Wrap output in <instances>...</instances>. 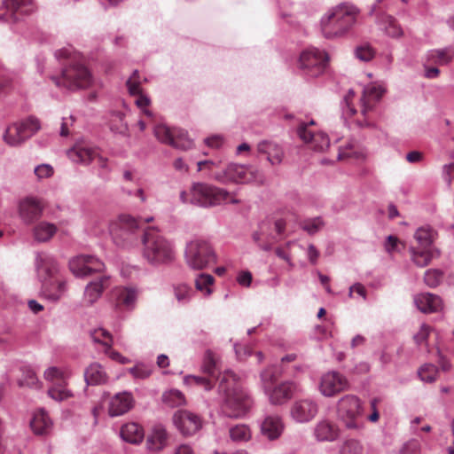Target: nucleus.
I'll return each mask as SVG.
<instances>
[{
    "instance_id": "44",
    "label": "nucleus",
    "mask_w": 454,
    "mask_h": 454,
    "mask_svg": "<svg viewBox=\"0 0 454 454\" xmlns=\"http://www.w3.org/2000/svg\"><path fill=\"white\" fill-rule=\"evenodd\" d=\"M214 280L213 276L209 274H200L195 280V287L198 291L203 293L205 296H209L212 294Z\"/></svg>"
},
{
    "instance_id": "47",
    "label": "nucleus",
    "mask_w": 454,
    "mask_h": 454,
    "mask_svg": "<svg viewBox=\"0 0 454 454\" xmlns=\"http://www.w3.org/2000/svg\"><path fill=\"white\" fill-rule=\"evenodd\" d=\"M202 371L211 377L215 375L217 371V359L211 350H207L205 352Z\"/></svg>"
},
{
    "instance_id": "62",
    "label": "nucleus",
    "mask_w": 454,
    "mask_h": 454,
    "mask_svg": "<svg viewBox=\"0 0 454 454\" xmlns=\"http://www.w3.org/2000/svg\"><path fill=\"white\" fill-rule=\"evenodd\" d=\"M363 447L358 441L348 440L345 442L343 447V452L345 454H361Z\"/></svg>"
},
{
    "instance_id": "16",
    "label": "nucleus",
    "mask_w": 454,
    "mask_h": 454,
    "mask_svg": "<svg viewBox=\"0 0 454 454\" xmlns=\"http://www.w3.org/2000/svg\"><path fill=\"white\" fill-rule=\"evenodd\" d=\"M43 208L42 200L26 197L19 203V215L25 223L31 224L42 216Z\"/></svg>"
},
{
    "instance_id": "48",
    "label": "nucleus",
    "mask_w": 454,
    "mask_h": 454,
    "mask_svg": "<svg viewBox=\"0 0 454 454\" xmlns=\"http://www.w3.org/2000/svg\"><path fill=\"white\" fill-rule=\"evenodd\" d=\"M418 374L422 381L432 383L437 378L438 370L434 364H426L419 368Z\"/></svg>"
},
{
    "instance_id": "21",
    "label": "nucleus",
    "mask_w": 454,
    "mask_h": 454,
    "mask_svg": "<svg viewBox=\"0 0 454 454\" xmlns=\"http://www.w3.org/2000/svg\"><path fill=\"white\" fill-rule=\"evenodd\" d=\"M109 286L110 277L107 275H102L89 282L84 289L83 301L88 305H92L101 297L103 292Z\"/></svg>"
},
{
    "instance_id": "13",
    "label": "nucleus",
    "mask_w": 454,
    "mask_h": 454,
    "mask_svg": "<svg viewBox=\"0 0 454 454\" xmlns=\"http://www.w3.org/2000/svg\"><path fill=\"white\" fill-rule=\"evenodd\" d=\"M384 92V87L378 83H371L364 88L363 95L360 98V112L364 118L374 109ZM356 125L364 128L371 127L372 123L364 119V121H356Z\"/></svg>"
},
{
    "instance_id": "43",
    "label": "nucleus",
    "mask_w": 454,
    "mask_h": 454,
    "mask_svg": "<svg viewBox=\"0 0 454 454\" xmlns=\"http://www.w3.org/2000/svg\"><path fill=\"white\" fill-rule=\"evenodd\" d=\"M162 401L165 404L172 408L185 404L184 394L177 389L166 391L162 395Z\"/></svg>"
},
{
    "instance_id": "33",
    "label": "nucleus",
    "mask_w": 454,
    "mask_h": 454,
    "mask_svg": "<svg viewBox=\"0 0 454 454\" xmlns=\"http://www.w3.org/2000/svg\"><path fill=\"white\" fill-rule=\"evenodd\" d=\"M84 379L88 384L98 385L107 381V375L99 364L93 363L85 370Z\"/></svg>"
},
{
    "instance_id": "52",
    "label": "nucleus",
    "mask_w": 454,
    "mask_h": 454,
    "mask_svg": "<svg viewBox=\"0 0 454 454\" xmlns=\"http://www.w3.org/2000/svg\"><path fill=\"white\" fill-rule=\"evenodd\" d=\"M325 225L321 217H315L304 220L301 223V228L309 234L313 235L319 231Z\"/></svg>"
},
{
    "instance_id": "5",
    "label": "nucleus",
    "mask_w": 454,
    "mask_h": 454,
    "mask_svg": "<svg viewBox=\"0 0 454 454\" xmlns=\"http://www.w3.org/2000/svg\"><path fill=\"white\" fill-rule=\"evenodd\" d=\"M225 201H229L232 204H238L239 202V200L234 199L226 190L208 184L195 183L191 188L190 203L192 204L202 207H209L220 205Z\"/></svg>"
},
{
    "instance_id": "42",
    "label": "nucleus",
    "mask_w": 454,
    "mask_h": 454,
    "mask_svg": "<svg viewBox=\"0 0 454 454\" xmlns=\"http://www.w3.org/2000/svg\"><path fill=\"white\" fill-rule=\"evenodd\" d=\"M90 337L95 343L102 345L103 350L109 349L113 346L112 334L104 328H98L90 333Z\"/></svg>"
},
{
    "instance_id": "63",
    "label": "nucleus",
    "mask_w": 454,
    "mask_h": 454,
    "mask_svg": "<svg viewBox=\"0 0 454 454\" xmlns=\"http://www.w3.org/2000/svg\"><path fill=\"white\" fill-rule=\"evenodd\" d=\"M356 56L362 61H369L373 58L374 51L368 45L361 46L356 50Z\"/></svg>"
},
{
    "instance_id": "35",
    "label": "nucleus",
    "mask_w": 454,
    "mask_h": 454,
    "mask_svg": "<svg viewBox=\"0 0 454 454\" xmlns=\"http://www.w3.org/2000/svg\"><path fill=\"white\" fill-rule=\"evenodd\" d=\"M57 231V227L48 222H41L33 229V235L38 242L49 241Z\"/></svg>"
},
{
    "instance_id": "36",
    "label": "nucleus",
    "mask_w": 454,
    "mask_h": 454,
    "mask_svg": "<svg viewBox=\"0 0 454 454\" xmlns=\"http://www.w3.org/2000/svg\"><path fill=\"white\" fill-rule=\"evenodd\" d=\"M380 27L387 35L392 37H399L403 35V29L396 22L395 19L387 14H382L379 19Z\"/></svg>"
},
{
    "instance_id": "64",
    "label": "nucleus",
    "mask_w": 454,
    "mask_h": 454,
    "mask_svg": "<svg viewBox=\"0 0 454 454\" xmlns=\"http://www.w3.org/2000/svg\"><path fill=\"white\" fill-rule=\"evenodd\" d=\"M235 353L239 360H244L252 355V348L247 345L236 344L234 346Z\"/></svg>"
},
{
    "instance_id": "46",
    "label": "nucleus",
    "mask_w": 454,
    "mask_h": 454,
    "mask_svg": "<svg viewBox=\"0 0 454 454\" xmlns=\"http://www.w3.org/2000/svg\"><path fill=\"white\" fill-rule=\"evenodd\" d=\"M193 294L192 288L186 284H178L174 286L175 297L182 304L188 303Z\"/></svg>"
},
{
    "instance_id": "7",
    "label": "nucleus",
    "mask_w": 454,
    "mask_h": 454,
    "mask_svg": "<svg viewBox=\"0 0 454 454\" xmlns=\"http://www.w3.org/2000/svg\"><path fill=\"white\" fill-rule=\"evenodd\" d=\"M51 79L57 87L67 90L85 89L93 82L91 73L81 63L66 67L60 76H51Z\"/></svg>"
},
{
    "instance_id": "4",
    "label": "nucleus",
    "mask_w": 454,
    "mask_h": 454,
    "mask_svg": "<svg viewBox=\"0 0 454 454\" xmlns=\"http://www.w3.org/2000/svg\"><path fill=\"white\" fill-rule=\"evenodd\" d=\"M114 242L123 248H132L141 242L143 231L139 222L129 215H121L110 224Z\"/></svg>"
},
{
    "instance_id": "39",
    "label": "nucleus",
    "mask_w": 454,
    "mask_h": 454,
    "mask_svg": "<svg viewBox=\"0 0 454 454\" xmlns=\"http://www.w3.org/2000/svg\"><path fill=\"white\" fill-rule=\"evenodd\" d=\"M20 370L22 376L18 382L20 387L41 388L42 383L39 381L35 371L31 367L22 366Z\"/></svg>"
},
{
    "instance_id": "53",
    "label": "nucleus",
    "mask_w": 454,
    "mask_h": 454,
    "mask_svg": "<svg viewBox=\"0 0 454 454\" xmlns=\"http://www.w3.org/2000/svg\"><path fill=\"white\" fill-rule=\"evenodd\" d=\"M354 96V90H349L341 103L342 114L346 117H351L356 113L355 107L351 106Z\"/></svg>"
},
{
    "instance_id": "20",
    "label": "nucleus",
    "mask_w": 454,
    "mask_h": 454,
    "mask_svg": "<svg viewBox=\"0 0 454 454\" xmlns=\"http://www.w3.org/2000/svg\"><path fill=\"white\" fill-rule=\"evenodd\" d=\"M317 404L309 399L296 401L291 408V417L298 423L310 421L317 413Z\"/></svg>"
},
{
    "instance_id": "59",
    "label": "nucleus",
    "mask_w": 454,
    "mask_h": 454,
    "mask_svg": "<svg viewBox=\"0 0 454 454\" xmlns=\"http://www.w3.org/2000/svg\"><path fill=\"white\" fill-rule=\"evenodd\" d=\"M3 4L7 10L16 13L20 12L21 13H27L28 10L24 9L25 0H4Z\"/></svg>"
},
{
    "instance_id": "11",
    "label": "nucleus",
    "mask_w": 454,
    "mask_h": 454,
    "mask_svg": "<svg viewBox=\"0 0 454 454\" xmlns=\"http://www.w3.org/2000/svg\"><path fill=\"white\" fill-rule=\"evenodd\" d=\"M153 133L160 143L174 148L187 151L193 146L192 140L188 137L187 132L184 129L159 124L154 127Z\"/></svg>"
},
{
    "instance_id": "12",
    "label": "nucleus",
    "mask_w": 454,
    "mask_h": 454,
    "mask_svg": "<svg viewBox=\"0 0 454 454\" xmlns=\"http://www.w3.org/2000/svg\"><path fill=\"white\" fill-rule=\"evenodd\" d=\"M39 129L38 120L29 117L21 122L8 127L4 135V139L8 145L16 146L32 137Z\"/></svg>"
},
{
    "instance_id": "14",
    "label": "nucleus",
    "mask_w": 454,
    "mask_h": 454,
    "mask_svg": "<svg viewBox=\"0 0 454 454\" xmlns=\"http://www.w3.org/2000/svg\"><path fill=\"white\" fill-rule=\"evenodd\" d=\"M68 266L76 278H85L94 272H101L105 269L103 262L90 254L74 256L69 260Z\"/></svg>"
},
{
    "instance_id": "37",
    "label": "nucleus",
    "mask_w": 454,
    "mask_h": 454,
    "mask_svg": "<svg viewBox=\"0 0 454 454\" xmlns=\"http://www.w3.org/2000/svg\"><path fill=\"white\" fill-rule=\"evenodd\" d=\"M454 57L452 49L431 50L427 52V60L437 65H446L451 61Z\"/></svg>"
},
{
    "instance_id": "49",
    "label": "nucleus",
    "mask_w": 454,
    "mask_h": 454,
    "mask_svg": "<svg viewBox=\"0 0 454 454\" xmlns=\"http://www.w3.org/2000/svg\"><path fill=\"white\" fill-rule=\"evenodd\" d=\"M442 278L443 272L438 269H429L424 275L425 284L431 288L438 286L442 283Z\"/></svg>"
},
{
    "instance_id": "2",
    "label": "nucleus",
    "mask_w": 454,
    "mask_h": 454,
    "mask_svg": "<svg viewBox=\"0 0 454 454\" xmlns=\"http://www.w3.org/2000/svg\"><path fill=\"white\" fill-rule=\"evenodd\" d=\"M358 9L349 4H340L330 10L321 18V29L328 39L346 35L356 23Z\"/></svg>"
},
{
    "instance_id": "18",
    "label": "nucleus",
    "mask_w": 454,
    "mask_h": 454,
    "mask_svg": "<svg viewBox=\"0 0 454 454\" xmlns=\"http://www.w3.org/2000/svg\"><path fill=\"white\" fill-rule=\"evenodd\" d=\"M35 266L42 282L54 277L59 271V264L55 258L44 252L36 253Z\"/></svg>"
},
{
    "instance_id": "55",
    "label": "nucleus",
    "mask_w": 454,
    "mask_h": 454,
    "mask_svg": "<svg viewBox=\"0 0 454 454\" xmlns=\"http://www.w3.org/2000/svg\"><path fill=\"white\" fill-rule=\"evenodd\" d=\"M34 173L37 180H43L51 177L54 175V168L51 164L43 163L35 168Z\"/></svg>"
},
{
    "instance_id": "15",
    "label": "nucleus",
    "mask_w": 454,
    "mask_h": 454,
    "mask_svg": "<svg viewBox=\"0 0 454 454\" xmlns=\"http://www.w3.org/2000/svg\"><path fill=\"white\" fill-rule=\"evenodd\" d=\"M173 422L184 435H192L202 427L201 418L192 411L178 410L173 415Z\"/></svg>"
},
{
    "instance_id": "29",
    "label": "nucleus",
    "mask_w": 454,
    "mask_h": 454,
    "mask_svg": "<svg viewBox=\"0 0 454 454\" xmlns=\"http://www.w3.org/2000/svg\"><path fill=\"white\" fill-rule=\"evenodd\" d=\"M338 434L337 427L326 419L319 421L314 428V435L318 442H333Z\"/></svg>"
},
{
    "instance_id": "60",
    "label": "nucleus",
    "mask_w": 454,
    "mask_h": 454,
    "mask_svg": "<svg viewBox=\"0 0 454 454\" xmlns=\"http://www.w3.org/2000/svg\"><path fill=\"white\" fill-rule=\"evenodd\" d=\"M137 96V98H136L135 103L137 106V107L141 109L142 113L145 115H146L148 117H152L153 116V113H152V111H150L147 108V106L151 103L150 98L147 96H145V95H144L142 93H140V94H138Z\"/></svg>"
},
{
    "instance_id": "58",
    "label": "nucleus",
    "mask_w": 454,
    "mask_h": 454,
    "mask_svg": "<svg viewBox=\"0 0 454 454\" xmlns=\"http://www.w3.org/2000/svg\"><path fill=\"white\" fill-rule=\"evenodd\" d=\"M138 78H139L138 71L135 70L133 72L132 75L129 77V79L126 82L129 92L133 96H137L141 93L140 82H139Z\"/></svg>"
},
{
    "instance_id": "6",
    "label": "nucleus",
    "mask_w": 454,
    "mask_h": 454,
    "mask_svg": "<svg viewBox=\"0 0 454 454\" xmlns=\"http://www.w3.org/2000/svg\"><path fill=\"white\" fill-rule=\"evenodd\" d=\"M215 179L223 184L232 182L262 185L265 176L262 171L251 165L231 163L224 170L215 173Z\"/></svg>"
},
{
    "instance_id": "3",
    "label": "nucleus",
    "mask_w": 454,
    "mask_h": 454,
    "mask_svg": "<svg viewBox=\"0 0 454 454\" xmlns=\"http://www.w3.org/2000/svg\"><path fill=\"white\" fill-rule=\"evenodd\" d=\"M142 255L152 265H161L171 262L175 259L172 243L160 233L156 227L143 230Z\"/></svg>"
},
{
    "instance_id": "57",
    "label": "nucleus",
    "mask_w": 454,
    "mask_h": 454,
    "mask_svg": "<svg viewBox=\"0 0 454 454\" xmlns=\"http://www.w3.org/2000/svg\"><path fill=\"white\" fill-rule=\"evenodd\" d=\"M129 373L138 380L148 378L152 374V369L145 364H137L136 366L129 369Z\"/></svg>"
},
{
    "instance_id": "9",
    "label": "nucleus",
    "mask_w": 454,
    "mask_h": 454,
    "mask_svg": "<svg viewBox=\"0 0 454 454\" xmlns=\"http://www.w3.org/2000/svg\"><path fill=\"white\" fill-rule=\"evenodd\" d=\"M362 402L357 396L354 395H346L338 401L337 416L347 428H362Z\"/></svg>"
},
{
    "instance_id": "27",
    "label": "nucleus",
    "mask_w": 454,
    "mask_h": 454,
    "mask_svg": "<svg viewBox=\"0 0 454 454\" xmlns=\"http://www.w3.org/2000/svg\"><path fill=\"white\" fill-rule=\"evenodd\" d=\"M52 421L44 409H38L33 413L30 428L36 435H46L52 428Z\"/></svg>"
},
{
    "instance_id": "8",
    "label": "nucleus",
    "mask_w": 454,
    "mask_h": 454,
    "mask_svg": "<svg viewBox=\"0 0 454 454\" xmlns=\"http://www.w3.org/2000/svg\"><path fill=\"white\" fill-rule=\"evenodd\" d=\"M184 257L188 266L193 270H203L216 261L212 246L202 239L189 242L185 248Z\"/></svg>"
},
{
    "instance_id": "30",
    "label": "nucleus",
    "mask_w": 454,
    "mask_h": 454,
    "mask_svg": "<svg viewBox=\"0 0 454 454\" xmlns=\"http://www.w3.org/2000/svg\"><path fill=\"white\" fill-rule=\"evenodd\" d=\"M168 441V434L166 429L160 426H155L153 428L151 434L148 436L146 441L147 448L153 451H159L162 450Z\"/></svg>"
},
{
    "instance_id": "51",
    "label": "nucleus",
    "mask_w": 454,
    "mask_h": 454,
    "mask_svg": "<svg viewBox=\"0 0 454 454\" xmlns=\"http://www.w3.org/2000/svg\"><path fill=\"white\" fill-rule=\"evenodd\" d=\"M184 383L191 386H200L206 391L211 390L214 384L207 377L188 375L184 377Z\"/></svg>"
},
{
    "instance_id": "31",
    "label": "nucleus",
    "mask_w": 454,
    "mask_h": 454,
    "mask_svg": "<svg viewBox=\"0 0 454 454\" xmlns=\"http://www.w3.org/2000/svg\"><path fill=\"white\" fill-rule=\"evenodd\" d=\"M121 439L132 444H137L144 439V430L135 422L124 424L120 432Z\"/></svg>"
},
{
    "instance_id": "1",
    "label": "nucleus",
    "mask_w": 454,
    "mask_h": 454,
    "mask_svg": "<svg viewBox=\"0 0 454 454\" xmlns=\"http://www.w3.org/2000/svg\"><path fill=\"white\" fill-rule=\"evenodd\" d=\"M219 392L222 394L219 412L230 419H242L251 410L253 400L239 382V377L227 370L220 378Z\"/></svg>"
},
{
    "instance_id": "25",
    "label": "nucleus",
    "mask_w": 454,
    "mask_h": 454,
    "mask_svg": "<svg viewBox=\"0 0 454 454\" xmlns=\"http://www.w3.org/2000/svg\"><path fill=\"white\" fill-rule=\"evenodd\" d=\"M113 296L116 308L132 309L137 299V290L131 286H120L113 291Z\"/></svg>"
},
{
    "instance_id": "28",
    "label": "nucleus",
    "mask_w": 454,
    "mask_h": 454,
    "mask_svg": "<svg viewBox=\"0 0 454 454\" xmlns=\"http://www.w3.org/2000/svg\"><path fill=\"white\" fill-rule=\"evenodd\" d=\"M68 158L75 162L82 164H90L95 160L97 151L90 146L77 144L67 151Z\"/></svg>"
},
{
    "instance_id": "10",
    "label": "nucleus",
    "mask_w": 454,
    "mask_h": 454,
    "mask_svg": "<svg viewBox=\"0 0 454 454\" xmlns=\"http://www.w3.org/2000/svg\"><path fill=\"white\" fill-rule=\"evenodd\" d=\"M329 57L317 48H309L301 53L299 68L309 77H317L324 73Z\"/></svg>"
},
{
    "instance_id": "40",
    "label": "nucleus",
    "mask_w": 454,
    "mask_h": 454,
    "mask_svg": "<svg viewBox=\"0 0 454 454\" xmlns=\"http://www.w3.org/2000/svg\"><path fill=\"white\" fill-rule=\"evenodd\" d=\"M278 376V372L274 366H269L261 372V385L264 393L270 391V388L275 386Z\"/></svg>"
},
{
    "instance_id": "17",
    "label": "nucleus",
    "mask_w": 454,
    "mask_h": 454,
    "mask_svg": "<svg viewBox=\"0 0 454 454\" xmlns=\"http://www.w3.org/2000/svg\"><path fill=\"white\" fill-rule=\"evenodd\" d=\"M348 387L347 379L338 372L332 371L321 377L319 389L323 395L333 396Z\"/></svg>"
},
{
    "instance_id": "34",
    "label": "nucleus",
    "mask_w": 454,
    "mask_h": 454,
    "mask_svg": "<svg viewBox=\"0 0 454 454\" xmlns=\"http://www.w3.org/2000/svg\"><path fill=\"white\" fill-rule=\"evenodd\" d=\"M411 260L419 267H426L430 263L433 258L438 257L440 252L437 249L416 250L411 248Z\"/></svg>"
},
{
    "instance_id": "32",
    "label": "nucleus",
    "mask_w": 454,
    "mask_h": 454,
    "mask_svg": "<svg viewBox=\"0 0 454 454\" xmlns=\"http://www.w3.org/2000/svg\"><path fill=\"white\" fill-rule=\"evenodd\" d=\"M228 433L231 442L236 444L245 443L252 439V430L247 424L232 425L229 427Z\"/></svg>"
},
{
    "instance_id": "54",
    "label": "nucleus",
    "mask_w": 454,
    "mask_h": 454,
    "mask_svg": "<svg viewBox=\"0 0 454 454\" xmlns=\"http://www.w3.org/2000/svg\"><path fill=\"white\" fill-rule=\"evenodd\" d=\"M314 121H310L309 123H301L298 129L297 133L299 137L304 142V143H311L315 137V132L309 129V126L314 125Z\"/></svg>"
},
{
    "instance_id": "26",
    "label": "nucleus",
    "mask_w": 454,
    "mask_h": 454,
    "mask_svg": "<svg viewBox=\"0 0 454 454\" xmlns=\"http://www.w3.org/2000/svg\"><path fill=\"white\" fill-rule=\"evenodd\" d=\"M285 428L282 419L278 415H268L261 424V433L270 441L280 437Z\"/></svg>"
},
{
    "instance_id": "22",
    "label": "nucleus",
    "mask_w": 454,
    "mask_h": 454,
    "mask_svg": "<svg viewBox=\"0 0 454 454\" xmlns=\"http://www.w3.org/2000/svg\"><path fill=\"white\" fill-rule=\"evenodd\" d=\"M296 390L297 386L294 383L286 381L272 387L270 391L265 392V395L269 397L270 403L277 405L291 399Z\"/></svg>"
},
{
    "instance_id": "23",
    "label": "nucleus",
    "mask_w": 454,
    "mask_h": 454,
    "mask_svg": "<svg viewBox=\"0 0 454 454\" xmlns=\"http://www.w3.org/2000/svg\"><path fill=\"white\" fill-rule=\"evenodd\" d=\"M257 152L266 155L267 160L272 165L281 164L285 156L283 147L275 141L262 140L257 144Z\"/></svg>"
},
{
    "instance_id": "45",
    "label": "nucleus",
    "mask_w": 454,
    "mask_h": 454,
    "mask_svg": "<svg viewBox=\"0 0 454 454\" xmlns=\"http://www.w3.org/2000/svg\"><path fill=\"white\" fill-rule=\"evenodd\" d=\"M66 383H55L48 390V395L55 401L62 402L72 396V393L68 390Z\"/></svg>"
},
{
    "instance_id": "19",
    "label": "nucleus",
    "mask_w": 454,
    "mask_h": 454,
    "mask_svg": "<svg viewBox=\"0 0 454 454\" xmlns=\"http://www.w3.org/2000/svg\"><path fill=\"white\" fill-rule=\"evenodd\" d=\"M134 404L135 399L130 392L117 393L109 401L108 414L111 417L121 416L130 411Z\"/></svg>"
},
{
    "instance_id": "50",
    "label": "nucleus",
    "mask_w": 454,
    "mask_h": 454,
    "mask_svg": "<svg viewBox=\"0 0 454 454\" xmlns=\"http://www.w3.org/2000/svg\"><path fill=\"white\" fill-rule=\"evenodd\" d=\"M67 290V282L65 280H59L57 282L56 291L51 292L48 288L44 287L43 293L46 299L51 301H57L65 294Z\"/></svg>"
},
{
    "instance_id": "24",
    "label": "nucleus",
    "mask_w": 454,
    "mask_h": 454,
    "mask_svg": "<svg viewBox=\"0 0 454 454\" xmlns=\"http://www.w3.org/2000/svg\"><path fill=\"white\" fill-rule=\"evenodd\" d=\"M414 303L423 313L438 312L442 310L443 306L441 297L430 293H421L415 295Z\"/></svg>"
},
{
    "instance_id": "61",
    "label": "nucleus",
    "mask_w": 454,
    "mask_h": 454,
    "mask_svg": "<svg viewBox=\"0 0 454 454\" xmlns=\"http://www.w3.org/2000/svg\"><path fill=\"white\" fill-rule=\"evenodd\" d=\"M400 454H420V444L417 440H410L403 444Z\"/></svg>"
},
{
    "instance_id": "56",
    "label": "nucleus",
    "mask_w": 454,
    "mask_h": 454,
    "mask_svg": "<svg viewBox=\"0 0 454 454\" xmlns=\"http://www.w3.org/2000/svg\"><path fill=\"white\" fill-rule=\"evenodd\" d=\"M310 144L314 150L323 151L329 146L330 140L326 134L323 132H317Z\"/></svg>"
},
{
    "instance_id": "38",
    "label": "nucleus",
    "mask_w": 454,
    "mask_h": 454,
    "mask_svg": "<svg viewBox=\"0 0 454 454\" xmlns=\"http://www.w3.org/2000/svg\"><path fill=\"white\" fill-rule=\"evenodd\" d=\"M70 372L66 368L51 366L44 371L43 378L45 380L56 383H66L69 378Z\"/></svg>"
},
{
    "instance_id": "41",
    "label": "nucleus",
    "mask_w": 454,
    "mask_h": 454,
    "mask_svg": "<svg viewBox=\"0 0 454 454\" xmlns=\"http://www.w3.org/2000/svg\"><path fill=\"white\" fill-rule=\"evenodd\" d=\"M434 235L435 232L430 226H422L417 229L414 238L421 247L427 248L433 243Z\"/></svg>"
}]
</instances>
